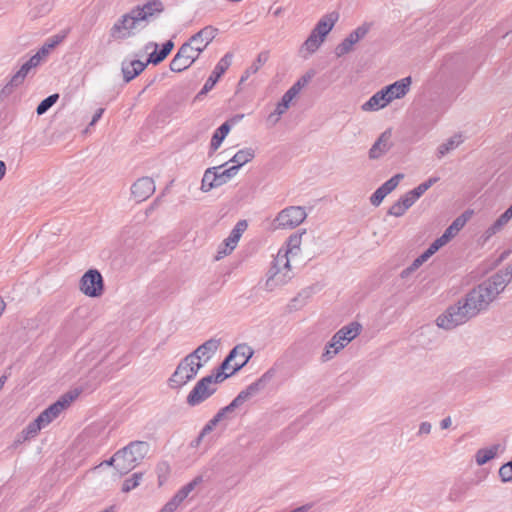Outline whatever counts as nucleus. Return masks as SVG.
<instances>
[{"label": "nucleus", "instance_id": "obj_1", "mask_svg": "<svg viewBox=\"0 0 512 512\" xmlns=\"http://www.w3.org/2000/svg\"><path fill=\"white\" fill-rule=\"evenodd\" d=\"M505 281L501 276H491L461 299L473 317L489 307L505 289Z\"/></svg>", "mask_w": 512, "mask_h": 512}, {"label": "nucleus", "instance_id": "obj_2", "mask_svg": "<svg viewBox=\"0 0 512 512\" xmlns=\"http://www.w3.org/2000/svg\"><path fill=\"white\" fill-rule=\"evenodd\" d=\"M255 395L256 383H251L245 390L241 391L229 405L221 408L216 415L208 421L200 432L198 438L195 440V445L198 446L204 436L210 433L220 421L228 417L232 412H236L239 415H245L249 410L253 409Z\"/></svg>", "mask_w": 512, "mask_h": 512}, {"label": "nucleus", "instance_id": "obj_3", "mask_svg": "<svg viewBox=\"0 0 512 512\" xmlns=\"http://www.w3.org/2000/svg\"><path fill=\"white\" fill-rule=\"evenodd\" d=\"M338 20V14L335 12L328 13L321 17L317 22L308 38L304 41L299 49V54L303 58H308L315 53L325 41L327 35L331 32Z\"/></svg>", "mask_w": 512, "mask_h": 512}, {"label": "nucleus", "instance_id": "obj_4", "mask_svg": "<svg viewBox=\"0 0 512 512\" xmlns=\"http://www.w3.org/2000/svg\"><path fill=\"white\" fill-rule=\"evenodd\" d=\"M307 218L306 209L302 206H288L282 209L275 218L262 221V226L270 231L290 230L302 224Z\"/></svg>", "mask_w": 512, "mask_h": 512}, {"label": "nucleus", "instance_id": "obj_5", "mask_svg": "<svg viewBox=\"0 0 512 512\" xmlns=\"http://www.w3.org/2000/svg\"><path fill=\"white\" fill-rule=\"evenodd\" d=\"M294 274L290 265V259L284 254H277L266 274L265 288L267 292H274L288 284Z\"/></svg>", "mask_w": 512, "mask_h": 512}, {"label": "nucleus", "instance_id": "obj_6", "mask_svg": "<svg viewBox=\"0 0 512 512\" xmlns=\"http://www.w3.org/2000/svg\"><path fill=\"white\" fill-rule=\"evenodd\" d=\"M149 445L143 441H134L116 452L117 471L125 475L132 471L146 456Z\"/></svg>", "mask_w": 512, "mask_h": 512}, {"label": "nucleus", "instance_id": "obj_7", "mask_svg": "<svg viewBox=\"0 0 512 512\" xmlns=\"http://www.w3.org/2000/svg\"><path fill=\"white\" fill-rule=\"evenodd\" d=\"M313 76V71L305 73L284 93L281 100L277 103L274 111L268 115L266 120L268 125L273 126L278 123L281 116L287 112L293 101L298 98L300 92L308 85Z\"/></svg>", "mask_w": 512, "mask_h": 512}, {"label": "nucleus", "instance_id": "obj_8", "mask_svg": "<svg viewBox=\"0 0 512 512\" xmlns=\"http://www.w3.org/2000/svg\"><path fill=\"white\" fill-rule=\"evenodd\" d=\"M227 378L223 371H217L200 379L187 396L189 406H197L211 397L217 390V385Z\"/></svg>", "mask_w": 512, "mask_h": 512}, {"label": "nucleus", "instance_id": "obj_9", "mask_svg": "<svg viewBox=\"0 0 512 512\" xmlns=\"http://www.w3.org/2000/svg\"><path fill=\"white\" fill-rule=\"evenodd\" d=\"M473 316L460 299L454 305L449 306L437 319L436 324L439 328L452 330L468 322Z\"/></svg>", "mask_w": 512, "mask_h": 512}, {"label": "nucleus", "instance_id": "obj_10", "mask_svg": "<svg viewBox=\"0 0 512 512\" xmlns=\"http://www.w3.org/2000/svg\"><path fill=\"white\" fill-rule=\"evenodd\" d=\"M203 367V363L195 361L188 354L177 365L176 370L169 378L171 388H180L195 378L198 371Z\"/></svg>", "mask_w": 512, "mask_h": 512}, {"label": "nucleus", "instance_id": "obj_11", "mask_svg": "<svg viewBox=\"0 0 512 512\" xmlns=\"http://www.w3.org/2000/svg\"><path fill=\"white\" fill-rule=\"evenodd\" d=\"M253 350L246 344L235 346L218 368L219 371L225 372L227 378L240 370L252 357Z\"/></svg>", "mask_w": 512, "mask_h": 512}, {"label": "nucleus", "instance_id": "obj_12", "mask_svg": "<svg viewBox=\"0 0 512 512\" xmlns=\"http://www.w3.org/2000/svg\"><path fill=\"white\" fill-rule=\"evenodd\" d=\"M140 24L141 21L132 9L114 23L110 30V36L114 40L126 39L133 34V30Z\"/></svg>", "mask_w": 512, "mask_h": 512}, {"label": "nucleus", "instance_id": "obj_13", "mask_svg": "<svg viewBox=\"0 0 512 512\" xmlns=\"http://www.w3.org/2000/svg\"><path fill=\"white\" fill-rule=\"evenodd\" d=\"M248 228L246 220H240L236 223L229 236L225 238L218 246L215 260H220L225 256L230 255L237 247L240 238Z\"/></svg>", "mask_w": 512, "mask_h": 512}, {"label": "nucleus", "instance_id": "obj_14", "mask_svg": "<svg viewBox=\"0 0 512 512\" xmlns=\"http://www.w3.org/2000/svg\"><path fill=\"white\" fill-rule=\"evenodd\" d=\"M80 291L88 297H100L104 291V282L101 273L96 269H89L80 280Z\"/></svg>", "mask_w": 512, "mask_h": 512}, {"label": "nucleus", "instance_id": "obj_15", "mask_svg": "<svg viewBox=\"0 0 512 512\" xmlns=\"http://www.w3.org/2000/svg\"><path fill=\"white\" fill-rule=\"evenodd\" d=\"M200 56L199 53L188 42H185L178 49L176 55L170 62V69L173 72H182L189 68Z\"/></svg>", "mask_w": 512, "mask_h": 512}, {"label": "nucleus", "instance_id": "obj_16", "mask_svg": "<svg viewBox=\"0 0 512 512\" xmlns=\"http://www.w3.org/2000/svg\"><path fill=\"white\" fill-rule=\"evenodd\" d=\"M40 64L38 56H32L29 60H27L19 70L11 77L10 81L3 87L1 93L3 95H9L12 91L20 86L29 72L36 68Z\"/></svg>", "mask_w": 512, "mask_h": 512}, {"label": "nucleus", "instance_id": "obj_17", "mask_svg": "<svg viewBox=\"0 0 512 512\" xmlns=\"http://www.w3.org/2000/svg\"><path fill=\"white\" fill-rule=\"evenodd\" d=\"M77 397L76 394L68 393L63 395L58 401L50 405L47 409L42 411L38 416L39 422H42L45 427L56 419L60 413L70 405V403Z\"/></svg>", "mask_w": 512, "mask_h": 512}, {"label": "nucleus", "instance_id": "obj_18", "mask_svg": "<svg viewBox=\"0 0 512 512\" xmlns=\"http://www.w3.org/2000/svg\"><path fill=\"white\" fill-rule=\"evenodd\" d=\"M370 29L369 24H362L353 30L341 43L335 48V54L337 57H342L353 50V47L361 39H363Z\"/></svg>", "mask_w": 512, "mask_h": 512}, {"label": "nucleus", "instance_id": "obj_19", "mask_svg": "<svg viewBox=\"0 0 512 512\" xmlns=\"http://www.w3.org/2000/svg\"><path fill=\"white\" fill-rule=\"evenodd\" d=\"M218 32L219 30L216 27L208 25L192 35L187 42L193 46L197 53L201 54L218 35Z\"/></svg>", "mask_w": 512, "mask_h": 512}, {"label": "nucleus", "instance_id": "obj_20", "mask_svg": "<svg viewBox=\"0 0 512 512\" xmlns=\"http://www.w3.org/2000/svg\"><path fill=\"white\" fill-rule=\"evenodd\" d=\"M155 192L152 178L142 177L135 181L131 187V194L136 202H143Z\"/></svg>", "mask_w": 512, "mask_h": 512}, {"label": "nucleus", "instance_id": "obj_21", "mask_svg": "<svg viewBox=\"0 0 512 512\" xmlns=\"http://www.w3.org/2000/svg\"><path fill=\"white\" fill-rule=\"evenodd\" d=\"M220 346V340L211 338L205 341L203 344L198 346L192 353H190V357H192L195 361L202 362L203 365L208 362L216 353Z\"/></svg>", "mask_w": 512, "mask_h": 512}, {"label": "nucleus", "instance_id": "obj_22", "mask_svg": "<svg viewBox=\"0 0 512 512\" xmlns=\"http://www.w3.org/2000/svg\"><path fill=\"white\" fill-rule=\"evenodd\" d=\"M412 83V79L410 76L402 78L398 81H395L394 83L385 86L383 89L390 101L393 102L394 100L402 99L404 98L408 92L410 91V86Z\"/></svg>", "mask_w": 512, "mask_h": 512}, {"label": "nucleus", "instance_id": "obj_23", "mask_svg": "<svg viewBox=\"0 0 512 512\" xmlns=\"http://www.w3.org/2000/svg\"><path fill=\"white\" fill-rule=\"evenodd\" d=\"M133 10L142 23L148 22L155 16L159 15L164 10V6L160 0H149L142 6L133 8Z\"/></svg>", "mask_w": 512, "mask_h": 512}, {"label": "nucleus", "instance_id": "obj_24", "mask_svg": "<svg viewBox=\"0 0 512 512\" xmlns=\"http://www.w3.org/2000/svg\"><path fill=\"white\" fill-rule=\"evenodd\" d=\"M230 64H231V55L226 54L216 64L212 74L206 80L202 90L200 91V94H206L207 92H209L215 86V84L220 79V77L225 73V71L228 69Z\"/></svg>", "mask_w": 512, "mask_h": 512}, {"label": "nucleus", "instance_id": "obj_25", "mask_svg": "<svg viewBox=\"0 0 512 512\" xmlns=\"http://www.w3.org/2000/svg\"><path fill=\"white\" fill-rule=\"evenodd\" d=\"M202 476L195 477L191 482L184 485L171 500H169L166 504L170 506V508L175 511L179 505L189 496V494L202 483Z\"/></svg>", "mask_w": 512, "mask_h": 512}, {"label": "nucleus", "instance_id": "obj_26", "mask_svg": "<svg viewBox=\"0 0 512 512\" xmlns=\"http://www.w3.org/2000/svg\"><path fill=\"white\" fill-rule=\"evenodd\" d=\"M306 233V230L303 229L301 232L293 233L289 236L286 241L285 247L279 249L277 254H284L286 258L290 259V256H296L299 254L302 244V236Z\"/></svg>", "mask_w": 512, "mask_h": 512}, {"label": "nucleus", "instance_id": "obj_27", "mask_svg": "<svg viewBox=\"0 0 512 512\" xmlns=\"http://www.w3.org/2000/svg\"><path fill=\"white\" fill-rule=\"evenodd\" d=\"M390 104V101L382 88L372 95L369 100L361 105L364 112L379 111Z\"/></svg>", "mask_w": 512, "mask_h": 512}, {"label": "nucleus", "instance_id": "obj_28", "mask_svg": "<svg viewBox=\"0 0 512 512\" xmlns=\"http://www.w3.org/2000/svg\"><path fill=\"white\" fill-rule=\"evenodd\" d=\"M147 64V62H142L137 59L131 61H123L121 65V71L124 81L126 83L132 81L135 77L144 71Z\"/></svg>", "mask_w": 512, "mask_h": 512}, {"label": "nucleus", "instance_id": "obj_29", "mask_svg": "<svg viewBox=\"0 0 512 512\" xmlns=\"http://www.w3.org/2000/svg\"><path fill=\"white\" fill-rule=\"evenodd\" d=\"M241 117L242 116L227 120L219 128L216 129L211 139L210 153H214L221 146L223 140L230 132L232 125L235 124L238 118Z\"/></svg>", "mask_w": 512, "mask_h": 512}, {"label": "nucleus", "instance_id": "obj_30", "mask_svg": "<svg viewBox=\"0 0 512 512\" xmlns=\"http://www.w3.org/2000/svg\"><path fill=\"white\" fill-rule=\"evenodd\" d=\"M391 148L390 144V133L384 132L382 133L376 142L372 145L369 150V158L370 159H379L383 155H385L389 149Z\"/></svg>", "mask_w": 512, "mask_h": 512}, {"label": "nucleus", "instance_id": "obj_31", "mask_svg": "<svg viewBox=\"0 0 512 512\" xmlns=\"http://www.w3.org/2000/svg\"><path fill=\"white\" fill-rule=\"evenodd\" d=\"M504 451V446L501 444H493L489 447H485L482 449H479L475 454V461L477 465L482 466L486 464L487 462L491 461L499 453H502Z\"/></svg>", "mask_w": 512, "mask_h": 512}, {"label": "nucleus", "instance_id": "obj_32", "mask_svg": "<svg viewBox=\"0 0 512 512\" xmlns=\"http://www.w3.org/2000/svg\"><path fill=\"white\" fill-rule=\"evenodd\" d=\"M415 202L416 201L408 193H405L398 201L391 205L388 210V215L401 217Z\"/></svg>", "mask_w": 512, "mask_h": 512}, {"label": "nucleus", "instance_id": "obj_33", "mask_svg": "<svg viewBox=\"0 0 512 512\" xmlns=\"http://www.w3.org/2000/svg\"><path fill=\"white\" fill-rule=\"evenodd\" d=\"M511 219L512 215L507 210L502 213L495 222L485 230L483 234L485 240L499 233Z\"/></svg>", "mask_w": 512, "mask_h": 512}, {"label": "nucleus", "instance_id": "obj_34", "mask_svg": "<svg viewBox=\"0 0 512 512\" xmlns=\"http://www.w3.org/2000/svg\"><path fill=\"white\" fill-rule=\"evenodd\" d=\"M215 172L217 187L227 183L232 177L237 174V166H229L224 169V166L212 167Z\"/></svg>", "mask_w": 512, "mask_h": 512}, {"label": "nucleus", "instance_id": "obj_35", "mask_svg": "<svg viewBox=\"0 0 512 512\" xmlns=\"http://www.w3.org/2000/svg\"><path fill=\"white\" fill-rule=\"evenodd\" d=\"M464 141L462 134H455L446 142L442 143L437 149L438 158H442L450 151L456 149Z\"/></svg>", "mask_w": 512, "mask_h": 512}, {"label": "nucleus", "instance_id": "obj_36", "mask_svg": "<svg viewBox=\"0 0 512 512\" xmlns=\"http://www.w3.org/2000/svg\"><path fill=\"white\" fill-rule=\"evenodd\" d=\"M65 38L64 35H54L49 38L45 44L39 49V51L33 56L39 57V62L41 63L42 59L47 57L52 49H54L58 44H60Z\"/></svg>", "mask_w": 512, "mask_h": 512}, {"label": "nucleus", "instance_id": "obj_37", "mask_svg": "<svg viewBox=\"0 0 512 512\" xmlns=\"http://www.w3.org/2000/svg\"><path fill=\"white\" fill-rule=\"evenodd\" d=\"M174 47V43L171 40H168L162 45V48L159 51H154L149 55L147 63H152L154 65L162 62L168 54L172 51Z\"/></svg>", "mask_w": 512, "mask_h": 512}, {"label": "nucleus", "instance_id": "obj_38", "mask_svg": "<svg viewBox=\"0 0 512 512\" xmlns=\"http://www.w3.org/2000/svg\"><path fill=\"white\" fill-rule=\"evenodd\" d=\"M431 256L425 251L418 256L407 268L402 270L400 277L402 279L409 278L415 271H417Z\"/></svg>", "mask_w": 512, "mask_h": 512}, {"label": "nucleus", "instance_id": "obj_39", "mask_svg": "<svg viewBox=\"0 0 512 512\" xmlns=\"http://www.w3.org/2000/svg\"><path fill=\"white\" fill-rule=\"evenodd\" d=\"M341 350H342V347L332 337L330 339V341L326 344V346L321 354V361L328 362V361L332 360Z\"/></svg>", "mask_w": 512, "mask_h": 512}, {"label": "nucleus", "instance_id": "obj_40", "mask_svg": "<svg viewBox=\"0 0 512 512\" xmlns=\"http://www.w3.org/2000/svg\"><path fill=\"white\" fill-rule=\"evenodd\" d=\"M362 330V326L358 322H350L349 324L343 326L341 329L338 330V332L345 336L348 341H353Z\"/></svg>", "mask_w": 512, "mask_h": 512}, {"label": "nucleus", "instance_id": "obj_41", "mask_svg": "<svg viewBox=\"0 0 512 512\" xmlns=\"http://www.w3.org/2000/svg\"><path fill=\"white\" fill-rule=\"evenodd\" d=\"M439 179L437 177H431L425 182L419 184L414 189L408 191L407 193L417 201L433 184H435Z\"/></svg>", "mask_w": 512, "mask_h": 512}, {"label": "nucleus", "instance_id": "obj_42", "mask_svg": "<svg viewBox=\"0 0 512 512\" xmlns=\"http://www.w3.org/2000/svg\"><path fill=\"white\" fill-rule=\"evenodd\" d=\"M214 170L215 169H213L211 167L205 171L203 178H202V182H201V190L203 192H208L211 189L217 187L216 176H215Z\"/></svg>", "mask_w": 512, "mask_h": 512}, {"label": "nucleus", "instance_id": "obj_43", "mask_svg": "<svg viewBox=\"0 0 512 512\" xmlns=\"http://www.w3.org/2000/svg\"><path fill=\"white\" fill-rule=\"evenodd\" d=\"M253 154L249 151H238L232 159H230L226 165L231 164L230 166H237V171L239 168L247 163L250 159H252Z\"/></svg>", "mask_w": 512, "mask_h": 512}, {"label": "nucleus", "instance_id": "obj_44", "mask_svg": "<svg viewBox=\"0 0 512 512\" xmlns=\"http://www.w3.org/2000/svg\"><path fill=\"white\" fill-rule=\"evenodd\" d=\"M143 473L137 472L134 473L130 478H127L122 485V492L128 493L131 490L135 489L139 486L140 481L142 480Z\"/></svg>", "mask_w": 512, "mask_h": 512}, {"label": "nucleus", "instance_id": "obj_45", "mask_svg": "<svg viewBox=\"0 0 512 512\" xmlns=\"http://www.w3.org/2000/svg\"><path fill=\"white\" fill-rule=\"evenodd\" d=\"M58 94H52L42 100L40 104L37 106L36 112L38 115H42L46 113L58 100Z\"/></svg>", "mask_w": 512, "mask_h": 512}, {"label": "nucleus", "instance_id": "obj_46", "mask_svg": "<svg viewBox=\"0 0 512 512\" xmlns=\"http://www.w3.org/2000/svg\"><path fill=\"white\" fill-rule=\"evenodd\" d=\"M451 240V237L449 235H447L445 232L443 233L442 236H440L439 238H437L433 243H431V245L428 247V249L426 250V252L432 256L433 254H435L441 247H443L444 245H446L449 241Z\"/></svg>", "mask_w": 512, "mask_h": 512}, {"label": "nucleus", "instance_id": "obj_47", "mask_svg": "<svg viewBox=\"0 0 512 512\" xmlns=\"http://www.w3.org/2000/svg\"><path fill=\"white\" fill-rule=\"evenodd\" d=\"M45 425L42 422H39V418L37 417L33 422H31L24 430V438L28 439L37 435V433L44 428Z\"/></svg>", "mask_w": 512, "mask_h": 512}, {"label": "nucleus", "instance_id": "obj_48", "mask_svg": "<svg viewBox=\"0 0 512 512\" xmlns=\"http://www.w3.org/2000/svg\"><path fill=\"white\" fill-rule=\"evenodd\" d=\"M404 175L403 174H396L394 175L393 177H391L389 180H387L386 182H384L380 188L386 192V194H390L393 190H395L397 188V186L399 185L400 181L403 179Z\"/></svg>", "mask_w": 512, "mask_h": 512}, {"label": "nucleus", "instance_id": "obj_49", "mask_svg": "<svg viewBox=\"0 0 512 512\" xmlns=\"http://www.w3.org/2000/svg\"><path fill=\"white\" fill-rule=\"evenodd\" d=\"M466 219L462 217L456 218L452 224L445 230V233L453 238L465 225Z\"/></svg>", "mask_w": 512, "mask_h": 512}, {"label": "nucleus", "instance_id": "obj_50", "mask_svg": "<svg viewBox=\"0 0 512 512\" xmlns=\"http://www.w3.org/2000/svg\"><path fill=\"white\" fill-rule=\"evenodd\" d=\"M499 477L504 483L512 482V461H509L500 467Z\"/></svg>", "mask_w": 512, "mask_h": 512}, {"label": "nucleus", "instance_id": "obj_51", "mask_svg": "<svg viewBox=\"0 0 512 512\" xmlns=\"http://www.w3.org/2000/svg\"><path fill=\"white\" fill-rule=\"evenodd\" d=\"M387 196L386 192L383 191L380 187L377 188L375 190V192L371 195L370 197V203L375 206V207H378L382 201L384 200V198Z\"/></svg>", "mask_w": 512, "mask_h": 512}, {"label": "nucleus", "instance_id": "obj_52", "mask_svg": "<svg viewBox=\"0 0 512 512\" xmlns=\"http://www.w3.org/2000/svg\"><path fill=\"white\" fill-rule=\"evenodd\" d=\"M493 276H501V278L505 279V287L512 279V264L507 266L505 270H501L494 274Z\"/></svg>", "mask_w": 512, "mask_h": 512}, {"label": "nucleus", "instance_id": "obj_53", "mask_svg": "<svg viewBox=\"0 0 512 512\" xmlns=\"http://www.w3.org/2000/svg\"><path fill=\"white\" fill-rule=\"evenodd\" d=\"M332 337L339 343V345L342 347V349H344L346 346H348V344L351 342L345 338L344 334L341 335L338 331Z\"/></svg>", "mask_w": 512, "mask_h": 512}, {"label": "nucleus", "instance_id": "obj_54", "mask_svg": "<svg viewBox=\"0 0 512 512\" xmlns=\"http://www.w3.org/2000/svg\"><path fill=\"white\" fill-rule=\"evenodd\" d=\"M431 424L429 422H422L419 426V435H427L431 432Z\"/></svg>", "mask_w": 512, "mask_h": 512}, {"label": "nucleus", "instance_id": "obj_55", "mask_svg": "<svg viewBox=\"0 0 512 512\" xmlns=\"http://www.w3.org/2000/svg\"><path fill=\"white\" fill-rule=\"evenodd\" d=\"M103 113H104V109L103 108H99L95 112L94 116L92 117V120L89 123V126H94L99 121V119L102 117Z\"/></svg>", "mask_w": 512, "mask_h": 512}, {"label": "nucleus", "instance_id": "obj_56", "mask_svg": "<svg viewBox=\"0 0 512 512\" xmlns=\"http://www.w3.org/2000/svg\"><path fill=\"white\" fill-rule=\"evenodd\" d=\"M101 465L114 466L115 469L117 470L116 453L109 460H105L104 462H102Z\"/></svg>", "mask_w": 512, "mask_h": 512}, {"label": "nucleus", "instance_id": "obj_57", "mask_svg": "<svg viewBox=\"0 0 512 512\" xmlns=\"http://www.w3.org/2000/svg\"><path fill=\"white\" fill-rule=\"evenodd\" d=\"M440 425H441V428H442V429H447V428H449V427H450V425H451V418H450V417H446V418H444V419L441 421Z\"/></svg>", "mask_w": 512, "mask_h": 512}, {"label": "nucleus", "instance_id": "obj_58", "mask_svg": "<svg viewBox=\"0 0 512 512\" xmlns=\"http://www.w3.org/2000/svg\"><path fill=\"white\" fill-rule=\"evenodd\" d=\"M6 173V164L0 160V181L3 179Z\"/></svg>", "mask_w": 512, "mask_h": 512}, {"label": "nucleus", "instance_id": "obj_59", "mask_svg": "<svg viewBox=\"0 0 512 512\" xmlns=\"http://www.w3.org/2000/svg\"><path fill=\"white\" fill-rule=\"evenodd\" d=\"M5 302L3 301V299L0 297V315L4 312L5 310Z\"/></svg>", "mask_w": 512, "mask_h": 512}, {"label": "nucleus", "instance_id": "obj_60", "mask_svg": "<svg viewBox=\"0 0 512 512\" xmlns=\"http://www.w3.org/2000/svg\"><path fill=\"white\" fill-rule=\"evenodd\" d=\"M159 512H174V511L170 508V506H168L167 504H165V505L163 506V508H162Z\"/></svg>", "mask_w": 512, "mask_h": 512}, {"label": "nucleus", "instance_id": "obj_61", "mask_svg": "<svg viewBox=\"0 0 512 512\" xmlns=\"http://www.w3.org/2000/svg\"><path fill=\"white\" fill-rule=\"evenodd\" d=\"M7 380V377L6 376H1L0 377V390L3 388L5 382Z\"/></svg>", "mask_w": 512, "mask_h": 512}, {"label": "nucleus", "instance_id": "obj_62", "mask_svg": "<svg viewBox=\"0 0 512 512\" xmlns=\"http://www.w3.org/2000/svg\"><path fill=\"white\" fill-rule=\"evenodd\" d=\"M103 512H115V507L110 506V507L106 508Z\"/></svg>", "mask_w": 512, "mask_h": 512}, {"label": "nucleus", "instance_id": "obj_63", "mask_svg": "<svg viewBox=\"0 0 512 512\" xmlns=\"http://www.w3.org/2000/svg\"><path fill=\"white\" fill-rule=\"evenodd\" d=\"M507 211L512 215V204L508 207Z\"/></svg>", "mask_w": 512, "mask_h": 512}]
</instances>
